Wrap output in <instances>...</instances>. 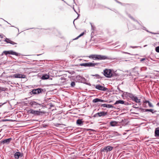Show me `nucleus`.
I'll return each mask as SVG.
<instances>
[{
	"instance_id": "nucleus-1",
	"label": "nucleus",
	"mask_w": 159,
	"mask_h": 159,
	"mask_svg": "<svg viewBox=\"0 0 159 159\" xmlns=\"http://www.w3.org/2000/svg\"><path fill=\"white\" fill-rule=\"evenodd\" d=\"M30 106L34 109L42 107V105L35 101H31L30 103Z\"/></svg>"
},
{
	"instance_id": "nucleus-2",
	"label": "nucleus",
	"mask_w": 159,
	"mask_h": 159,
	"mask_svg": "<svg viewBox=\"0 0 159 159\" xmlns=\"http://www.w3.org/2000/svg\"><path fill=\"white\" fill-rule=\"evenodd\" d=\"M39 111L34 110L32 109H30L27 111L28 114H31L34 116H39L40 115V113H42V112L40 111V110L39 109Z\"/></svg>"
},
{
	"instance_id": "nucleus-3",
	"label": "nucleus",
	"mask_w": 159,
	"mask_h": 159,
	"mask_svg": "<svg viewBox=\"0 0 159 159\" xmlns=\"http://www.w3.org/2000/svg\"><path fill=\"white\" fill-rule=\"evenodd\" d=\"M104 75L107 78H110L112 76L111 70L110 69H106L103 71Z\"/></svg>"
},
{
	"instance_id": "nucleus-4",
	"label": "nucleus",
	"mask_w": 159,
	"mask_h": 159,
	"mask_svg": "<svg viewBox=\"0 0 159 159\" xmlns=\"http://www.w3.org/2000/svg\"><path fill=\"white\" fill-rule=\"evenodd\" d=\"M43 89L41 88H38L36 89H33L29 93L31 95L39 94L43 91Z\"/></svg>"
},
{
	"instance_id": "nucleus-5",
	"label": "nucleus",
	"mask_w": 159,
	"mask_h": 159,
	"mask_svg": "<svg viewBox=\"0 0 159 159\" xmlns=\"http://www.w3.org/2000/svg\"><path fill=\"white\" fill-rule=\"evenodd\" d=\"M3 53L4 54L6 55H7V54H11L15 55L16 56H19V54L18 53H17L13 51L12 50H9L8 51H4L2 54Z\"/></svg>"
},
{
	"instance_id": "nucleus-6",
	"label": "nucleus",
	"mask_w": 159,
	"mask_h": 159,
	"mask_svg": "<svg viewBox=\"0 0 159 159\" xmlns=\"http://www.w3.org/2000/svg\"><path fill=\"white\" fill-rule=\"evenodd\" d=\"M113 148V147L111 146H108L105 147L104 148L101 149V152H107L111 151Z\"/></svg>"
},
{
	"instance_id": "nucleus-7",
	"label": "nucleus",
	"mask_w": 159,
	"mask_h": 159,
	"mask_svg": "<svg viewBox=\"0 0 159 159\" xmlns=\"http://www.w3.org/2000/svg\"><path fill=\"white\" fill-rule=\"evenodd\" d=\"M10 77L12 78H26V75L23 74H17L11 76Z\"/></svg>"
},
{
	"instance_id": "nucleus-8",
	"label": "nucleus",
	"mask_w": 159,
	"mask_h": 159,
	"mask_svg": "<svg viewBox=\"0 0 159 159\" xmlns=\"http://www.w3.org/2000/svg\"><path fill=\"white\" fill-rule=\"evenodd\" d=\"M95 88L99 90L105 91L107 90V88L101 85L100 84H97L94 85Z\"/></svg>"
},
{
	"instance_id": "nucleus-9",
	"label": "nucleus",
	"mask_w": 159,
	"mask_h": 159,
	"mask_svg": "<svg viewBox=\"0 0 159 159\" xmlns=\"http://www.w3.org/2000/svg\"><path fill=\"white\" fill-rule=\"evenodd\" d=\"M107 112H104L102 111L96 113L94 115V116L96 117L97 116H98L99 117H101L102 116H104L107 115Z\"/></svg>"
},
{
	"instance_id": "nucleus-10",
	"label": "nucleus",
	"mask_w": 159,
	"mask_h": 159,
	"mask_svg": "<svg viewBox=\"0 0 159 159\" xmlns=\"http://www.w3.org/2000/svg\"><path fill=\"white\" fill-rule=\"evenodd\" d=\"M130 98L132 100L134 101L136 103H140V99H139L137 97L135 96L133 94Z\"/></svg>"
},
{
	"instance_id": "nucleus-11",
	"label": "nucleus",
	"mask_w": 159,
	"mask_h": 159,
	"mask_svg": "<svg viewBox=\"0 0 159 159\" xmlns=\"http://www.w3.org/2000/svg\"><path fill=\"white\" fill-rule=\"evenodd\" d=\"M110 58L107 56L104 55H98V60H105V59H109Z\"/></svg>"
},
{
	"instance_id": "nucleus-12",
	"label": "nucleus",
	"mask_w": 159,
	"mask_h": 159,
	"mask_svg": "<svg viewBox=\"0 0 159 159\" xmlns=\"http://www.w3.org/2000/svg\"><path fill=\"white\" fill-rule=\"evenodd\" d=\"M123 93L122 95V96L125 98H127L128 97H129L130 98L131 96L133 95V94L130 93H129L127 92H124L123 91H121Z\"/></svg>"
},
{
	"instance_id": "nucleus-13",
	"label": "nucleus",
	"mask_w": 159,
	"mask_h": 159,
	"mask_svg": "<svg viewBox=\"0 0 159 159\" xmlns=\"http://www.w3.org/2000/svg\"><path fill=\"white\" fill-rule=\"evenodd\" d=\"M11 140L12 139L11 138H9L8 139L3 140H2V143L3 144L6 143L7 144L10 143Z\"/></svg>"
},
{
	"instance_id": "nucleus-14",
	"label": "nucleus",
	"mask_w": 159,
	"mask_h": 159,
	"mask_svg": "<svg viewBox=\"0 0 159 159\" xmlns=\"http://www.w3.org/2000/svg\"><path fill=\"white\" fill-rule=\"evenodd\" d=\"M97 102H106V101L98 98H95L93 100V103H96Z\"/></svg>"
},
{
	"instance_id": "nucleus-15",
	"label": "nucleus",
	"mask_w": 159,
	"mask_h": 159,
	"mask_svg": "<svg viewBox=\"0 0 159 159\" xmlns=\"http://www.w3.org/2000/svg\"><path fill=\"white\" fill-rule=\"evenodd\" d=\"M98 55L92 54L90 55L89 57L90 58H92L94 60H98Z\"/></svg>"
},
{
	"instance_id": "nucleus-16",
	"label": "nucleus",
	"mask_w": 159,
	"mask_h": 159,
	"mask_svg": "<svg viewBox=\"0 0 159 159\" xmlns=\"http://www.w3.org/2000/svg\"><path fill=\"white\" fill-rule=\"evenodd\" d=\"M14 157L16 159H18L20 156L22 157L21 154L19 152H16L14 154Z\"/></svg>"
},
{
	"instance_id": "nucleus-17",
	"label": "nucleus",
	"mask_w": 159,
	"mask_h": 159,
	"mask_svg": "<svg viewBox=\"0 0 159 159\" xmlns=\"http://www.w3.org/2000/svg\"><path fill=\"white\" fill-rule=\"evenodd\" d=\"M84 122L82 119H78L76 121V124L77 125L81 126L83 125Z\"/></svg>"
},
{
	"instance_id": "nucleus-18",
	"label": "nucleus",
	"mask_w": 159,
	"mask_h": 159,
	"mask_svg": "<svg viewBox=\"0 0 159 159\" xmlns=\"http://www.w3.org/2000/svg\"><path fill=\"white\" fill-rule=\"evenodd\" d=\"M98 63H94L92 62L88 63V65L89 67H93L95 66H98Z\"/></svg>"
},
{
	"instance_id": "nucleus-19",
	"label": "nucleus",
	"mask_w": 159,
	"mask_h": 159,
	"mask_svg": "<svg viewBox=\"0 0 159 159\" xmlns=\"http://www.w3.org/2000/svg\"><path fill=\"white\" fill-rule=\"evenodd\" d=\"M155 135L156 137H159V127L155 129Z\"/></svg>"
},
{
	"instance_id": "nucleus-20",
	"label": "nucleus",
	"mask_w": 159,
	"mask_h": 159,
	"mask_svg": "<svg viewBox=\"0 0 159 159\" xmlns=\"http://www.w3.org/2000/svg\"><path fill=\"white\" fill-rule=\"evenodd\" d=\"M49 77V75L46 74L43 75V76H42L41 79L42 80H46L48 79Z\"/></svg>"
},
{
	"instance_id": "nucleus-21",
	"label": "nucleus",
	"mask_w": 159,
	"mask_h": 159,
	"mask_svg": "<svg viewBox=\"0 0 159 159\" xmlns=\"http://www.w3.org/2000/svg\"><path fill=\"white\" fill-rule=\"evenodd\" d=\"M125 102L123 100H117L116 101V102L114 104L116 105L118 104H124Z\"/></svg>"
},
{
	"instance_id": "nucleus-22",
	"label": "nucleus",
	"mask_w": 159,
	"mask_h": 159,
	"mask_svg": "<svg viewBox=\"0 0 159 159\" xmlns=\"http://www.w3.org/2000/svg\"><path fill=\"white\" fill-rule=\"evenodd\" d=\"M144 110V111L145 112L150 111L152 113H154L157 111H154V110L153 109H145Z\"/></svg>"
},
{
	"instance_id": "nucleus-23",
	"label": "nucleus",
	"mask_w": 159,
	"mask_h": 159,
	"mask_svg": "<svg viewBox=\"0 0 159 159\" xmlns=\"http://www.w3.org/2000/svg\"><path fill=\"white\" fill-rule=\"evenodd\" d=\"M117 123L116 121H112L110 122V125L112 126H114L117 125Z\"/></svg>"
},
{
	"instance_id": "nucleus-24",
	"label": "nucleus",
	"mask_w": 159,
	"mask_h": 159,
	"mask_svg": "<svg viewBox=\"0 0 159 159\" xmlns=\"http://www.w3.org/2000/svg\"><path fill=\"white\" fill-rule=\"evenodd\" d=\"M82 78V77L80 76V75H77L75 78V79L78 81L79 82H80V81H81V79Z\"/></svg>"
},
{
	"instance_id": "nucleus-25",
	"label": "nucleus",
	"mask_w": 159,
	"mask_h": 159,
	"mask_svg": "<svg viewBox=\"0 0 159 159\" xmlns=\"http://www.w3.org/2000/svg\"><path fill=\"white\" fill-rule=\"evenodd\" d=\"M88 63H83L80 64V65L81 66H84L85 67L88 66Z\"/></svg>"
},
{
	"instance_id": "nucleus-26",
	"label": "nucleus",
	"mask_w": 159,
	"mask_h": 159,
	"mask_svg": "<svg viewBox=\"0 0 159 159\" xmlns=\"http://www.w3.org/2000/svg\"><path fill=\"white\" fill-rule=\"evenodd\" d=\"M84 34V32L82 33L80 35H79L78 36H77L76 38L74 40H76L78 39L81 36H83Z\"/></svg>"
},
{
	"instance_id": "nucleus-27",
	"label": "nucleus",
	"mask_w": 159,
	"mask_h": 159,
	"mask_svg": "<svg viewBox=\"0 0 159 159\" xmlns=\"http://www.w3.org/2000/svg\"><path fill=\"white\" fill-rule=\"evenodd\" d=\"M114 107L112 105L110 104H107V108H113Z\"/></svg>"
},
{
	"instance_id": "nucleus-28",
	"label": "nucleus",
	"mask_w": 159,
	"mask_h": 159,
	"mask_svg": "<svg viewBox=\"0 0 159 159\" xmlns=\"http://www.w3.org/2000/svg\"><path fill=\"white\" fill-rule=\"evenodd\" d=\"M5 41L7 43H10V42L11 41V40L10 39H7V38L6 39H5Z\"/></svg>"
},
{
	"instance_id": "nucleus-29",
	"label": "nucleus",
	"mask_w": 159,
	"mask_h": 159,
	"mask_svg": "<svg viewBox=\"0 0 159 159\" xmlns=\"http://www.w3.org/2000/svg\"><path fill=\"white\" fill-rule=\"evenodd\" d=\"M70 85L71 87H74L75 85V82L74 81L71 82Z\"/></svg>"
},
{
	"instance_id": "nucleus-30",
	"label": "nucleus",
	"mask_w": 159,
	"mask_h": 159,
	"mask_svg": "<svg viewBox=\"0 0 159 159\" xmlns=\"http://www.w3.org/2000/svg\"><path fill=\"white\" fill-rule=\"evenodd\" d=\"M155 50L157 52H159V46L157 47L156 48Z\"/></svg>"
},
{
	"instance_id": "nucleus-31",
	"label": "nucleus",
	"mask_w": 159,
	"mask_h": 159,
	"mask_svg": "<svg viewBox=\"0 0 159 159\" xmlns=\"http://www.w3.org/2000/svg\"><path fill=\"white\" fill-rule=\"evenodd\" d=\"M101 106L104 107H107V104H102L101 105Z\"/></svg>"
},
{
	"instance_id": "nucleus-32",
	"label": "nucleus",
	"mask_w": 159,
	"mask_h": 159,
	"mask_svg": "<svg viewBox=\"0 0 159 159\" xmlns=\"http://www.w3.org/2000/svg\"><path fill=\"white\" fill-rule=\"evenodd\" d=\"M148 105L150 107H153V105L150 102L148 103Z\"/></svg>"
},
{
	"instance_id": "nucleus-33",
	"label": "nucleus",
	"mask_w": 159,
	"mask_h": 159,
	"mask_svg": "<svg viewBox=\"0 0 159 159\" xmlns=\"http://www.w3.org/2000/svg\"><path fill=\"white\" fill-rule=\"evenodd\" d=\"M10 43H11V44H13V45L16 44V43H15L14 42L12 41H11L10 42Z\"/></svg>"
},
{
	"instance_id": "nucleus-34",
	"label": "nucleus",
	"mask_w": 159,
	"mask_h": 159,
	"mask_svg": "<svg viewBox=\"0 0 159 159\" xmlns=\"http://www.w3.org/2000/svg\"><path fill=\"white\" fill-rule=\"evenodd\" d=\"M137 106V104H135V105H133V107L134 108H138V107H136Z\"/></svg>"
},
{
	"instance_id": "nucleus-35",
	"label": "nucleus",
	"mask_w": 159,
	"mask_h": 159,
	"mask_svg": "<svg viewBox=\"0 0 159 159\" xmlns=\"http://www.w3.org/2000/svg\"><path fill=\"white\" fill-rule=\"evenodd\" d=\"M93 76H95L98 78H99L100 77V76L98 74H96L95 75H93Z\"/></svg>"
},
{
	"instance_id": "nucleus-36",
	"label": "nucleus",
	"mask_w": 159,
	"mask_h": 159,
	"mask_svg": "<svg viewBox=\"0 0 159 159\" xmlns=\"http://www.w3.org/2000/svg\"><path fill=\"white\" fill-rule=\"evenodd\" d=\"M5 103L6 102H4L2 104L1 103H0V107H1L3 105L5 104Z\"/></svg>"
},
{
	"instance_id": "nucleus-37",
	"label": "nucleus",
	"mask_w": 159,
	"mask_h": 159,
	"mask_svg": "<svg viewBox=\"0 0 159 159\" xmlns=\"http://www.w3.org/2000/svg\"><path fill=\"white\" fill-rule=\"evenodd\" d=\"M145 58H143L140 60V61H142L145 60Z\"/></svg>"
},
{
	"instance_id": "nucleus-38",
	"label": "nucleus",
	"mask_w": 159,
	"mask_h": 159,
	"mask_svg": "<svg viewBox=\"0 0 159 159\" xmlns=\"http://www.w3.org/2000/svg\"><path fill=\"white\" fill-rule=\"evenodd\" d=\"M149 102H150L148 100H146L144 102L145 103H148Z\"/></svg>"
},
{
	"instance_id": "nucleus-39",
	"label": "nucleus",
	"mask_w": 159,
	"mask_h": 159,
	"mask_svg": "<svg viewBox=\"0 0 159 159\" xmlns=\"http://www.w3.org/2000/svg\"><path fill=\"white\" fill-rule=\"evenodd\" d=\"M80 14H78V17H77V18H76V19H75L74 20V22H73V23H74V21H75V20H76L78 18V17H79V16H80Z\"/></svg>"
},
{
	"instance_id": "nucleus-40",
	"label": "nucleus",
	"mask_w": 159,
	"mask_h": 159,
	"mask_svg": "<svg viewBox=\"0 0 159 159\" xmlns=\"http://www.w3.org/2000/svg\"><path fill=\"white\" fill-rule=\"evenodd\" d=\"M3 89H4V88H1L0 87V90H2V91L4 90Z\"/></svg>"
},
{
	"instance_id": "nucleus-41",
	"label": "nucleus",
	"mask_w": 159,
	"mask_h": 159,
	"mask_svg": "<svg viewBox=\"0 0 159 159\" xmlns=\"http://www.w3.org/2000/svg\"><path fill=\"white\" fill-rule=\"evenodd\" d=\"M157 106H159V102H158L157 104Z\"/></svg>"
},
{
	"instance_id": "nucleus-42",
	"label": "nucleus",
	"mask_w": 159,
	"mask_h": 159,
	"mask_svg": "<svg viewBox=\"0 0 159 159\" xmlns=\"http://www.w3.org/2000/svg\"><path fill=\"white\" fill-rule=\"evenodd\" d=\"M150 141H151V140H148V142H149V143H152V142H150Z\"/></svg>"
},
{
	"instance_id": "nucleus-43",
	"label": "nucleus",
	"mask_w": 159,
	"mask_h": 159,
	"mask_svg": "<svg viewBox=\"0 0 159 159\" xmlns=\"http://www.w3.org/2000/svg\"><path fill=\"white\" fill-rule=\"evenodd\" d=\"M86 130L87 131L89 130H92V129H87Z\"/></svg>"
},
{
	"instance_id": "nucleus-44",
	"label": "nucleus",
	"mask_w": 159,
	"mask_h": 159,
	"mask_svg": "<svg viewBox=\"0 0 159 159\" xmlns=\"http://www.w3.org/2000/svg\"><path fill=\"white\" fill-rule=\"evenodd\" d=\"M82 60V59H79V60H80V61H81V60Z\"/></svg>"
},
{
	"instance_id": "nucleus-45",
	"label": "nucleus",
	"mask_w": 159,
	"mask_h": 159,
	"mask_svg": "<svg viewBox=\"0 0 159 159\" xmlns=\"http://www.w3.org/2000/svg\"><path fill=\"white\" fill-rule=\"evenodd\" d=\"M131 48H134V47H131Z\"/></svg>"
},
{
	"instance_id": "nucleus-46",
	"label": "nucleus",
	"mask_w": 159,
	"mask_h": 159,
	"mask_svg": "<svg viewBox=\"0 0 159 159\" xmlns=\"http://www.w3.org/2000/svg\"><path fill=\"white\" fill-rule=\"evenodd\" d=\"M118 90H120V89H119V88H118Z\"/></svg>"
},
{
	"instance_id": "nucleus-47",
	"label": "nucleus",
	"mask_w": 159,
	"mask_h": 159,
	"mask_svg": "<svg viewBox=\"0 0 159 159\" xmlns=\"http://www.w3.org/2000/svg\"><path fill=\"white\" fill-rule=\"evenodd\" d=\"M91 26H92V28L93 27V26L92 25H91Z\"/></svg>"
},
{
	"instance_id": "nucleus-48",
	"label": "nucleus",
	"mask_w": 159,
	"mask_h": 159,
	"mask_svg": "<svg viewBox=\"0 0 159 159\" xmlns=\"http://www.w3.org/2000/svg\"><path fill=\"white\" fill-rule=\"evenodd\" d=\"M126 53H127V54H129V53H128V52H126Z\"/></svg>"
},
{
	"instance_id": "nucleus-49",
	"label": "nucleus",
	"mask_w": 159,
	"mask_h": 159,
	"mask_svg": "<svg viewBox=\"0 0 159 159\" xmlns=\"http://www.w3.org/2000/svg\"><path fill=\"white\" fill-rule=\"evenodd\" d=\"M84 60V61H86V60Z\"/></svg>"
},
{
	"instance_id": "nucleus-50",
	"label": "nucleus",
	"mask_w": 159,
	"mask_h": 159,
	"mask_svg": "<svg viewBox=\"0 0 159 159\" xmlns=\"http://www.w3.org/2000/svg\"><path fill=\"white\" fill-rule=\"evenodd\" d=\"M75 12H76V13H77V12H76V11H75Z\"/></svg>"
},
{
	"instance_id": "nucleus-51",
	"label": "nucleus",
	"mask_w": 159,
	"mask_h": 159,
	"mask_svg": "<svg viewBox=\"0 0 159 159\" xmlns=\"http://www.w3.org/2000/svg\"><path fill=\"white\" fill-rule=\"evenodd\" d=\"M75 12H76V13H77V12H76V11H75Z\"/></svg>"
}]
</instances>
